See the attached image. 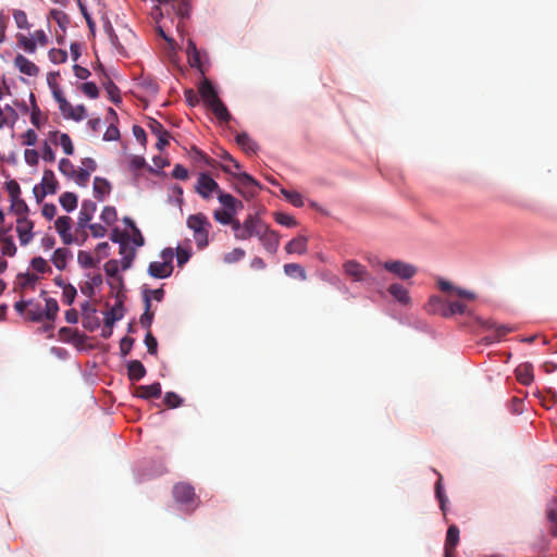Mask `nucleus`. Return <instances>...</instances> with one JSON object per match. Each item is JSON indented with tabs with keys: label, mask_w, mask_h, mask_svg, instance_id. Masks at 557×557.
Masks as SVG:
<instances>
[{
	"label": "nucleus",
	"mask_w": 557,
	"mask_h": 557,
	"mask_svg": "<svg viewBox=\"0 0 557 557\" xmlns=\"http://www.w3.org/2000/svg\"><path fill=\"white\" fill-rule=\"evenodd\" d=\"M186 224L188 228H190L194 233V239L198 249H203L209 244V231L211 228V222L209 219L201 212L196 214H190L187 218Z\"/></svg>",
	"instance_id": "obj_1"
},
{
	"label": "nucleus",
	"mask_w": 557,
	"mask_h": 557,
	"mask_svg": "<svg viewBox=\"0 0 557 557\" xmlns=\"http://www.w3.org/2000/svg\"><path fill=\"white\" fill-rule=\"evenodd\" d=\"M429 311L438 313L444 318H450L455 314H463L467 312V305L460 301H444L437 296H433L429 300Z\"/></svg>",
	"instance_id": "obj_2"
},
{
	"label": "nucleus",
	"mask_w": 557,
	"mask_h": 557,
	"mask_svg": "<svg viewBox=\"0 0 557 557\" xmlns=\"http://www.w3.org/2000/svg\"><path fill=\"white\" fill-rule=\"evenodd\" d=\"M160 257L162 261L150 262L148 273L156 278H166L173 273L174 251L172 248H165L161 251Z\"/></svg>",
	"instance_id": "obj_3"
},
{
	"label": "nucleus",
	"mask_w": 557,
	"mask_h": 557,
	"mask_svg": "<svg viewBox=\"0 0 557 557\" xmlns=\"http://www.w3.org/2000/svg\"><path fill=\"white\" fill-rule=\"evenodd\" d=\"M223 172L233 175L237 182V191L243 194L245 197L255 196L257 189L260 187L259 183L248 173H234L228 165H221Z\"/></svg>",
	"instance_id": "obj_4"
},
{
	"label": "nucleus",
	"mask_w": 557,
	"mask_h": 557,
	"mask_svg": "<svg viewBox=\"0 0 557 557\" xmlns=\"http://www.w3.org/2000/svg\"><path fill=\"white\" fill-rule=\"evenodd\" d=\"M151 297L157 301H162L164 297V290L163 288H157V289H146L144 292V305H145V311L139 318V323L145 329H150L154 312L151 310Z\"/></svg>",
	"instance_id": "obj_5"
},
{
	"label": "nucleus",
	"mask_w": 557,
	"mask_h": 557,
	"mask_svg": "<svg viewBox=\"0 0 557 557\" xmlns=\"http://www.w3.org/2000/svg\"><path fill=\"white\" fill-rule=\"evenodd\" d=\"M222 189L219 184L206 172H201L198 175L197 183L195 185V191L205 200H210L213 195L216 196Z\"/></svg>",
	"instance_id": "obj_6"
},
{
	"label": "nucleus",
	"mask_w": 557,
	"mask_h": 557,
	"mask_svg": "<svg viewBox=\"0 0 557 557\" xmlns=\"http://www.w3.org/2000/svg\"><path fill=\"white\" fill-rule=\"evenodd\" d=\"M174 499L186 506L187 508L195 509L198 505L194 487L188 483H177L173 487Z\"/></svg>",
	"instance_id": "obj_7"
},
{
	"label": "nucleus",
	"mask_w": 557,
	"mask_h": 557,
	"mask_svg": "<svg viewBox=\"0 0 557 557\" xmlns=\"http://www.w3.org/2000/svg\"><path fill=\"white\" fill-rule=\"evenodd\" d=\"M383 267L386 271L397 275L401 280H409L417 273V269L413 265L400 260L386 261Z\"/></svg>",
	"instance_id": "obj_8"
},
{
	"label": "nucleus",
	"mask_w": 557,
	"mask_h": 557,
	"mask_svg": "<svg viewBox=\"0 0 557 557\" xmlns=\"http://www.w3.org/2000/svg\"><path fill=\"white\" fill-rule=\"evenodd\" d=\"M258 239L268 252L276 253L280 246V235L271 230L268 224L262 228L261 235H258Z\"/></svg>",
	"instance_id": "obj_9"
},
{
	"label": "nucleus",
	"mask_w": 557,
	"mask_h": 557,
	"mask_svg": "<svg viewBox=\"0 0 557 557\" xmlns=\"http://www.w3.org/2000/svg\"><path fill=\"white\" fill-rule=\"evenodd\" d=\"M34 222L27 216L16 219V233L22 246L28 245L34 238Z\"/></svg>",
	"instance_id": "obj_10"
},
{
	"label": "nucleus",
	"mask_w": 557,
	"mask_h": 557,
	"mask_svg": "<svg viewBox=\"0 0 557 557\" xmlns=\"http://www.w3.org/2000/svg\"><path fill=\"white\" fill-rule=\"evenodd\" d=\"M344 273L355 282H362L369 277L364 265L356 260H348L343 264Z\"/></svg>",
	"instance_id": "obj_11"
},
{
	"label": "nucleus",
	"mask_w": 557,
	"mask_h": 557,
	"mask_svg": "<svg viewBox=\"0 0 557 557\" xmlns=\"http://www.w3.org/2000/svg\"><path fill=\"white\" fill-rule=\"evenodd\" d=\"M55 230L65 245H71L74 242L73 235L70 233L72 227V219L67 215L59 216L54 223Z\"/></svg>",
	"instance_id": "obj_12"
},
{
	"label": "nucleus",
	"mask_w": 557,
	"mask_h": 557,
	"mask_svg": "<svg viewBox=\"0 0 557 557\" xmlns=\"http://www.w3.org/2000/svg\"><path fill=\"white\" fill-rule=\"evenodd\" d=\"M198 91L207 107L220 99L214 86L207 78L200 83Z\"/></svg>",
	"instance_id": "obj_13"
},
{
	"label": "nucleus",
	"mask_w": 557,
	"mask_h": 557,
	"mask_svg": "<svg viewBox=\"0 0 557 557\" xmlns=\"http://www.w3.org/2000/svg\"><path fill=\"white\" fill-rule=\"evenodd\" d=\"M97 210L96 202L91 200H84L81 207L79 215H78V226L86 227L88 223L91 221L94 213Z\"/></svg>",
	"instance_id": "obj_14"
},
{
	"label": "nucleus",
	"mask_w": 557,
	"mask_h": 557,
	"mask_svg": "<svg viewBox=\"0 0 557 557\" xmlns=\"http://www.w3.org/2000/svg\"><path fill=\"white\" fill-rule=\"evenodd\" d=\"M242 224L246 232L249 233L250 237H258V235H261V231L267 223H264L257 214H249Z\"/></svg>",
	"instance_id": "obj_15"
},
{
	"label": "nucleus",
	"mask_w": 557,
	"mask_h": 557,
	"mask_svg": "<svg viewBox=\"0 0 557 557\" xmlns=\"http://www.w3.org/2000/svg\"><path fill=\"white\" fill-rule=\"evenodd\" d=\"M49 138L53 144H59L62 147L65 154H73L74 146L71 137L67 134H60L58 131H53L49 133Z\"/></svg>",
	"instance_id": "obj_16"
},
{
	"label": "nucleus",
	"mask_w": 557,
	"mask_h": 557,
	"mask_svg": "<svg viewBox=\"0 0 557 557\" xmlns=\"http://www.w3.org/2000/svg\"><path fill=\"white\" fill-rule=\"evenodd\" d=\"M14 65L18 71L28 76H37L39 73L38 66L22 54H17L14 59Z\"/></svg>",
	"instance_id": "obj_17"
},
{
	"label": "nucleus",
	"mask_w": 557,
	"mask_h": 557,
	"mask_svg": "<svg viewBox=\"0 0 557 557\" xmlns=\"http://www.w3.org/2000/svg\"><path fill=\"white\" fill-rule=\"evenodd\" d=\"M161 395L160 383H153L151 385H139L135 388V396L143 399L159 398Z\"/></svg>",
	"instance_id": "obj_18"
},
{
	"label": "nucleus",
	"mask_w": 557,
	"mask_h": 557,
	"mask_svg": "<svg viewBox=\"0 0 557 557\" xmlns=\"http://www.w3.org/2000/svg\"><path fill=\"white\" fill-rule=\"evenodd\" d=\"M39 277L33 273H20L16 277V287L23 294L26 290H35Z\"/></svg>",
	"instance_id": "obj_19"
},
{
	"label": "nucleus",
	"mask_w": 557,
	"mask_h": 557,
	"mask_svg": "<svg viewBox=\"0 0 557 557\" xmlns=\"http://www.w3.org/2000/svg\"><path fill=\"white\" fill-rule=\"evenodd\" d=\"M437 285L440 287V289L442 292H445V293H456L460 298H465V299H468V300H473L475 299V294L470 292V290H467V289H462V288H458V287H454L451 285L450 282L448 281H445L443 278L438 280L437 282Z\"/></svg>",
	"instance_id": "obj_20"
},
{
	"label": "nucleus",
	"mask_w": 557,
	"mask_h": 557,
	"mask_svg": "<svg viewBox=\"0 0 557 557\" xmlns=\"http://www.w3.org/2000/svg\"><path fill=\"white\" fill-rule=\"evenodd\" d=\"M517 380L523 385H530L533 382V367L529 362L519 364L516 370Z\"/></svg>",
	"instance_id": "obj_21"
},
{
	"label": "nucleus",
	"mask_w": 557,
	"mask_h": 557,
	"mask_svg": "<svg viewBox=\"0 0 557 557\" xmlns=\"http://www.w3.org/2000/svg\"><path fill=\"white\" fill-rule=\"evenodd\" d=\"M119 253L122 256L121 264L123 270L131 268L134 258L136 257L135 248L131 247L128 242H122L120 245Z\"/></svg>",
	"instance_id": "obj_22"
},
{
	"label": "nucleus",
	"mask_w": 557,
	"mask_h": 557,
	"mask_svg": "<svg viewBox=\"0 0 557 557\" xmlns=\"http://www.w3.org/2000/svg\"><path fill=\"white\" fill-rule=\"evenodd\" d=\"M308 238L306 236H298L290 242H288L285 246V250L287 253H298L304 255L307 252Z\"/></svg>",
	"instance_id": "obj_23"
},
{
	"label": "nucleus",
	"mask_w": 557,
	"mask_h": 557,
	"mask_svg": "<svg viewBox=\"0 0 557 557\" xmlns=\"http://www.w3.org/2000/svg\"><path fill=\"white\" fill-rule=\"evenodd\" d=\"M111 193V184L108 180L102 177H95L94 180V195L99 200L102 201L106 196Z\"/></svg>",
	"instance_id": "obj_24"
},
{
	"label": "nucleus",
	"mask_w": 557,
	"mask_h": 557,
	"mask_svg": "<svg viewBox=\"0 0 557 557\" xmlns=\"http://www.w3.org/2000/svg\"><path fill=\"white\" fill-rule=\"evenodd\" d=\"M123 318V302L119 300L109 311L106 312L104 325L113 327L114 323Z\"/></svg>",
	"instance_id": "obj_25"
},
{
	"label": "nucleus",
	"mask_w": 557,
	"mask_h": 557,
	"mask_svg": "<svg viewBox=\"0 0 557 557\" xmlns=\"http://www.w3.org/2000/svg\"><path fill=\"white\" fill-rule=\"evenodd\" d=\"M71 257L72 252L67 248H58L51 257V262L57 269L64 270L66 268L67 260Z\"/></svg>",
	"instance_id": "obj_26"
},
{
	"label": "nucleus",
	"mask_w": 557,
	"mask_h": 557,
	"mask_svg": "<svg viewBox=\"0 0 557 557\" xmlns=\"http://www.w3.org/2000/svg\"><path fill=\"white\" fill-rule=\"evenodd\" d=\"M127 375L131 381H139L146 375V368L139 360L127 363Z\"/></svg>",
	"instance_id": "obj_27"
},
{
	"label": "nucleus",
	"mask_w": 557,
	"mask_h": 557,
	"mask_svg": "<svg viewBox=\"0 0 557 557\" xmlns=\"http://www.w3.org/2000/svg\"><path fill=\"white\" fill-rule=\"evenodd\" d=\"M388 293L403 305H408L410 302L408 289L401 284H392L388 287Z\"/></svg>",
	"instance_id": "obj_28"
},
{
	"label": "nucleus",
	"mask_w": 557,
	"mask_h": 557,
	"mask_svg": "<svg viewBox=\"0 0 557 557\" xmlns=\"http://www.w3.org/2000/svg\"><path fill=\"white\" fill-rule=\"evenodd\" d=\"M212 113L215 115V117L224 123L230 122L232 119L231 113L228 112L226 106L222 102L221 99L215 100L212 104L208 107Z\"/></svg>",
	"instance_id": "obj_29"
},
{
	"label": "nucleus",
	"mask_w": 557,
	"mask_h": 557,
	"mask_svg": "<svg viewBox=\"0 0 557 557\" xmlns=\"http://www.w3.org/2000/svg\"><path fill=\"white\" fill-rule=\"evenodd\" d=\"M236 143L248 154L256 153L258 150V145L246 133L238 134Z\"/></svg>",
	"instance_id": "obj_30"
},
{
	"label": "nucleus",
	"mask_w": 557,
	"mask_h": 557,
	"mask_svg": "<svg viewBox=\"0 0 557 557\" xmlns=\"http://www.w3.org/2000/svg\"><path fill=\"white\" fill-rule=\"evenodd\" d=\"M59 312V305L54 298H45L44 320L53 322Z\"/></svg>",
	"instance_id": "obj_31"
},
{
	"label": "nucleus",
	"mask_w": 557,
	"mask_h": 557,
	"mask_svg": "<svg viewBox=\"0 0 557 557\" xmlns=\"http://www.w3.org/2000/svg\"><path fill=\"white\" fill-rule=\"evenodd\" d=\"M26 320L35 323L44 321V310L41 309V305L34 299L33 305H28Z\"/></svg>",
	"instance_id": "obj_32"
},
{
	"label": "nucleus",
	"mask_w": 557,
	"mask_h": 557,
	"mask_svg": "<svg viewBox=\"0 0 557 557\" xmlns=\"http://www.w3.org/2000/svg\"><path fill=\"white\" fill-rule=\"evenodd\" d=\"M41 187L45 189H48L50 194H55L58 189V181L54 176V173L51 170H45L42 180H41Z\"/></svg>",
	"instance_id": "obj_33"
},
{
	"label": "nucleus",
	"mask_w": 557,
	"mask_h": 557,
	"mask_svg": "<svg viewBox=\"0 0 557 557\" xmlns=\"http://www.w3.org/2000/svg\"><path fill=\"white\" fill-rule=\"evenodd\" d=\"M59 200L62 208L67 212H72L77 207V196L74 193H63Z\"/></svg>",
	"instance_id": "obj_34"
},
{
	"label": "nucleus",
	"mask_w": 557,
	"mask_h": 557,
	"mask_svg": "<svg viewBox=\"0 0 557 557\" xmlns=\"http://www.w3.org/2000/svg\"><path fill=\"white\" fill-rule=\"evenodd\" d=\"M234 212L228 210H221L218 209L213 212V218L216 222L223 224V225H233V222H235L237 219H234Z\"/></svg>",
	"instance_id": "obj_35"
},
{
	"label": "nucleus",
	"mask_w": 557,
	"mask_h": 557,
	"mask_svg": "<svg viewBox=\"0 0 557 557\" xmlns=\"http://www.w3.org/2000/svg\"><path fill=\"white\" fill-rule=\"evenodd\" d=\"M482 325L485 326L486 329L495 330L496 337L498 339L502 338L503 336H505L506 334L512 332V329L509 327L508 325H505V324L498 325L495 321H492V320L484 321L482 323Z\"/></svg>",
	"instance_id": "obj_36"
},
{
	"label": "nucleus",
	"mask_w": 557,
	"mask_h": 557,
	"mask_svg": "<svg viewBox=\"0 0 557 557\" xmlns=\"http://www.w3.org/2000/svg\"><path fill=\"white\" fill-rule=\"evenodd\" d=\"M282 195L286 198V200L292 203L293 206L297 207V208H300L304 206V199H302V196L298 193V191H295V190H287V189H282L281 190Z\"/></svg>",
	"instance_id": "obj_37"
},
{
	"label": "nucleus",
	"mask_w": 557,
	"mask_h": 557,
	"mask_svg": "<svg viewBox=\"0 0 557 557\" xmlns=\"http://www.w3.org/2000/svg\"><path fill=\"white\" fill-rule=\"evenodd\" d=\"M0 249L3 256L13 257L16 253V246L14 244L13 237H4L0 240Z\"/></svg>",
	"instance_id": "obj_38"
},
{
	"label": "nucleus",
	"mask_w": 557,
	"mask_h": 557,
	"mask_svg": "<svg viewBox=\"0 0 557 557\" xmlns=\"http://www.w3.org/2000/svg\"><path fill=\"white\" fill-rule=\"evenodd\" d=\"M459 542V529L457 525L451 524L446 534L445 546L456 547Z\"/></svg>",
	"instance_id": "obj_39"
},
{
	"label": "nucleus",
	"mask_w": 557,
	"mask_h": 557,
	"mask_svg": "<svg viewBox=\"0 0 557 557\" xmlns=\"http://www.w3.org/2000/svg\"><path fill=\"white\" fill-rule=\"evenodd\" d=\"M284 272L288 276H295L298 275L301 280H306V271L305 269L298 264V263H287L284 265Z\"/></svg>",
	"instance_id": "obj_40"
},
{
	"label": "nucleus",
	"mask_w": 557,
	"mask_h": 557,
	"mask_svg": "<svg viewBox=\"0 0 557 557\" xmlns=\"http://www.w3.org/2000/svg\"><path fill=\"white\" fill-rule=\"evenodd\" d=\"M49 60L54 64H61L66 62L67 52L63 49L52 48L48 52Z\"/></svg>",
	"instance_id": "obj_41"
},
{
	"label": "nucleus",
	"mask_w": 557,
	"mask_h": 557,
	"mask_svg": "<svg viewBox=\"0 0 557 557\" xmlns=\"http://www.w3.org/2000/svg\"><path fill=\"white\" fill-rule=\"evenodd\" d=\"M190 256H191V248H190V246H187V247L178 246L176 248L177 265L180 268L184 267V264L187 263L188 260L190 259Z\"/></svg>",
	"instance_id": "obj_42"
},
{
	"label": "nucleus",
	"mask_w": 557,
	"mask_h": 557,
	"mask_svg": "<svg viewBox=\"0 0 557 557\" xmlns=\"http://www.w3.org/2000/svg\"><path fill=\"white\" fill-rule=\"evenodd\" d=\"M435 495L436 498L440 502L441 510L445 513L446 511V503H447V496L444 493L443 484H442V475H440L438 480L435 483Z\"/></svg>",
	"instance_id": "obj_43"
},
{
	"label": "nucleus",
	"mask_w": 557,
	"mask_h": 557,
	"mask_svg": "<svg viewBox=\"0 0 557 557\" xmlns=\"http://www.w3.org/2000/svg\"><path fill=\"white\" fill-rule=\"evenodd\" d=\"M139 86L149 96H154L159 91V85L152 78H148V77L147 78H143V81L140 82Z\"/></svg>",
	"instance_id": "obj_44"
},
{
	"label": "nucleus",
	"mask_w": 557,
	"mask_h": 557,
	"mask_svg": "<svg viewBox=\"0 0 557 557\" xmlns=\"http://www.w3.org/2000/svg\"><path fill=\"white\" fill-rule=\"evenodd\" d=\"M100 218L106 224L112 225L117 220V212L114 207L107 206L103 208Z\"/></svg>",
	"instance_id": "obj_45"
},
{
	"label": "nucleus",
	"mask_w": 557,
	"mask_h": 557,
	"mask_svg": "<svg viewBox=\"0 0 557 557\" xmlns=\"http://www.w3.org/2000/svg\"><path fill=\"white\" fill-rule=\"evenodd\" d=\"M30 265L32 268L38 272V273H47V272H51V268L49 267L48 262L46 259H44L42 257H35L32 259L30 261Z\"/></svg>",
	"instance_id": "obj_46"
},
{
	"label": "nucleus",
	"mask_w": 557,
	"mask_h": 557,
	"mask_svg": "<svg viewBox=\"0 0 557 557\" xmlns=\"http://www.w3.org/2000/svg\"><path fill=\"white\" fill-rule=\"evenodd\" d=\"M17 42L28 53H34L36 51V42L33 37L28 38L23 34H18Z\"/></svg>",
	"instance_id": "obj_47"
},
{
	"label": "nucleus",
	"mask_w": 557,
	"mask_h": 557,
	"mask_svg": "<svg viewBox=\"0 0 557 557\" xmlns=\"http://www.w3.org/2000/svg\"><path fill=\"white\" fill-rule=\"evenodd\" d=\"M11 209L17 215V219H21L22 216H27L28 206L21 198L12 200Z\"/></svg>",
	"instance_id": "obj_48"
},
{
	"label": "nucleus",
	"mask_w": 557,
	"mask_h": 557,
	"mask_svg": "<svg viewBox=\"0 0 557 557\" xmlns=\"http://www.w3.org/2000/svg\"><path fill=\"white\" fill-rule=\"evenodd\" d=\"M59 170L63 175H65L70 178H74V175L76 173L74 164L66 158H63L60 160Z\"/></svg>",
	"instance_id": "obj_49"
},
{
	"label": "nucleus",
	"mask_w": 557,
	"mask_h": 557,
	"mask_svg": "<svg viewBox=\"0 0 557 557\" xmlns=\"http://www.w3.org/2000/svg\"><path fill=\"white\" fill-rule=\"evenodd\" d=\"M246 252L242 248H234L232 251L227 252L223 257V261L225 263H235L242 260L245 257Z\"/></svg>",
	"instance_id": "obj_50"
},
{
	"label": "nucleus",
	"mask_w": 557,
	"mask_h": 557,
	"mask_svg": "<svg viewBox=\"0 0 557 557\" xmlns=\"http://www.w3.org/2000/svg\"><path fill=\"white\" fill-rule=\"evenodd\" d=\"M274 220L278 224L284 225L286 227H295L297 225V221L295 220L294 216L288 215V214L283 213V212H275L274 213Z\"/></svg>",
	"instance_id": "obj_51"
},
{
	"label": "nucleus",
	"mask_w": 557,
	"mask_h": 557,
	"mask_svg": "<svg viewBox=\"0 0 557 557\" xmlns=\"http://www.w3.org/2000/svg\"><path fill=\"white\" fill-rule=\"evenodd\" d=\"M218 199H219L220 203L224 207L223 210H228V211L234 212V203H235L234 196L221 190L220 194L218 195Z\"/></svg>",
	"instance_id": "obj_52"
},
{
	"label": "nucleus",
	"mask_w": 557,
	"mask_h": 557,
	"mask_svg": "<svg viewBox=\"0 0 557 557\" xmlns=\"http://www.w3.org/2000/svg\"><path fill=\"white\" fill-rule=\"evenodd\" d=\"M79 88L82 92L90 99H96L99 96L98 87L92 82L83 83Z\"/></svg>",
	"instance_id": "obj_53"
},
{
	"label": "nucleus",
	"mask_w": 557,
	"mask_h": 557,
	"mask_svg": "<svg viewBox=\"0 0 557 557\" xmlns=\"http://www.w3.org/2000/svg\"><path fill=\"white\" fill-rule=\"evenodd\" d=\"M13 18L16 23V26L21 29H28L30 27L27 15L22 10H14L13 11Z\"/></svg>",
	"instance_id": "obj_54"
},
{
	"label": "nucleus",
	"mask_w": 557,
	"mask_h": 557,
	"mask_svg": "<svg viewBox=\"0 0 557 557\" xmlns=\"http://www.w3.org/2000/svg\"><path fill=\"white\" fill-rule=\"evenodd\" d=\"M30 103H32L30 122L34 126H36L37 128H40V109L38 108V106L36 103L34 94H30Z\"/></svg>",
	"instance_id": "obj_55"
},
{
	"label": "nucleus",
	"mask_w": 557,
	"mask_h": 557,
	"mask_svg": "<svg viewBox=\"0 0 557 557\" xmlns=\"http://www.w3.org/2000/svg\"><path fill=\"white\" fill-rule=\"evenodd\" d=\"M231 227L234 232V237L237 240H246L250 238L249 233L246 232L244 225L239 222V220L233 222V225Z\"/></svg>",
	"instance_id": "obj_56"
},
{
	"label": "nucleus",
	"mask_w": 557,
	"mask_h": 557,
	"mask_svg": "<svg viewBox=\"0 0 557 557\" xmlns=\"http://www.w3.org/2000/svg\"><path fill=\"white\" fill-rule=\"evenodd\" d=\"M190 153H191V158L196 162H203L205 164H207L209 166H214V161L212 159H210L205 152H202L198 148L193 147Z\"/></svg>",
	"instance_id": "obj_57"
},
{
	"label": "nucleus",
	"mask_w": 557,
	"mask_h": 557,
	"mask_svg": "<svg viewBox=\"0 0 557 557\" xmlns=\"http://www.w3.org/2000/svg\"><path fill=\"white\" fill-rule=\"evenodd\" d=\"M104 88L112 102L117 103L121 101L120 89L112 81H108L104 84Z\"/></svg>",
	"instance_id": "obj_58"
},
{
	"label": "nucleus",
	"mask_w": 557,
	"mask_h": 557,
	"mask_svg": "<svg viewBox=\"0 0 557 557\" xmlns=\"http://www.w3.org/2000/svg\"><path fill=\"white\" fill-rule=\"evenodd\" d=\"M76 295H77L76 288L72 284H67V286H64L63 293H62L63 302L69 306L72 305L75 300Z\"/></svg>",
	"instance_id": "obj_59"
},
{
	"label": "nucleus",
	"mask_w": 557,
	"mask_h": 557,
	"mask_svg": "<svg viewBox=\"0 0 557 557\" xmlns=\"http://www.w3.org/2000/svg\"><path fill=\"white\" fill-rule=\"evenodd\" d=\"M546 517L550 523H557V496L547 504Z\"/></svg>",
	"instance_id": "obj_60"
},
{
	"label": "nucleus",
	"mask_w": 557,
	"mask_h": 557,
	"mask_svg": "<svg viewBox=\"0 0 557 557\" xmlns=\"http://www.w3.org/2000/svg\"><path fill=\"white\" fill-rule=\"evenodd\" d=\"M77 261L83 268H94L96 265V262L91 255L86 251H79L77 256Z\"/></svg>",
	"instance_id": "obj_61"
},
{
	"label": "nucleus",
	"mask_w": 557,
	"mask_h": 557,
	"mask_svg": "<svg viewBox=\"0 0 557 557\" xmlns=\"http://www.w3.org/2000/svg\"><path fill=\"white\" fill-rule=\"evenodd\" d=\"M182 401V398L174 392H168L164 396V403L169 408H177Z\"/></svg>",
	"instance_id": "obj_62"
},
{
	"label": "nucleus",
	"mask_w": 557,
	"mask_h": 557,
	"mask_svg": "<svg viewBox=\"0 0 557 557\" xmlns=\"http://www.w3.org/2000/svg\"><path fill=\"white\" fill-rule=\"evenodd\" d=\"M147 126L156 137L161 135L164 136V133L166 132L163 125L156 119H149Z\"/></svg>",
	"instance_id": "obj_63"
},
{
	"label": "nucleus",
	"mask_w": 557,
	"mask_h": 557,
	"mask_svg": "<svg viewBox=\"0 0 557 557\" xmlns=\"http://www.w3.org/2000/svg\"><path fill=\"white\" fill-rule=\"evenodd\" d=\"M145 344L147 346V350L150 355H157L158 351V342L156 337L151 334V332L148 330L146 336H145Z\"/></svg>",
	"instance_id": "obj_64"
}]
</instances>
